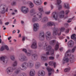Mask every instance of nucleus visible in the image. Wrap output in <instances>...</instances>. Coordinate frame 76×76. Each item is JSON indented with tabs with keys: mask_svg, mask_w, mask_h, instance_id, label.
I'll return each instance as SVG.
<instances>
[{
	"mask_svg": "<svg viewBox=\"0 0 76 76\" xmlns=\"http://www.w3.org/2000/svg\"><path fill=\"white\" fill-rule=\"evenodd\" d=\"M39 47H42L45 50L48 51L46 53V54L47 56H50V53L51 56H53L54 55V50L52 49L51 46H48V44L46 42H44L42 44L41 43H39Z\"/></svg>",
	"mask_w": 76,
	"mask_h": 76,
	"instance_id": "f257e3e1",
	"label": "nucleus"
},
{
	"mask_svg": "<svg viewBox=\"0 0 76 76\" xmlns=\"http://www.w3.org/2000/svg\"><path fill=\"white\" fill-rule=\"evenodd\" d=\"M37 15L38 16V18L37 19V18H36V17H35V16L34 17L32 20L33 22H35V21H41V22H45L46 20H47L48 19V18L47 17L44 18L42 19V14L40 12L37 13Z\"/></svg>",
	"mask_w": 76,
	"mask_h": 76,
	"instance_id": "f03ea898",
	"label": "nucleus"
},
{
	"mask_svg": "<svg viewBox=\"0 0 76 76\" xmlns=\"http://www.w3.org/2000/svg\"><path fill=\"white\" fill-rule=\"evenodd\" d=\"M70 52V50H68L65 54V57L64 58L63 61H62V62L64 64L65 63H68V62H69V58H66V57H68V56H69V53Z\"/></svg>",
	"mask_w": 76,
	"mask_h": 76,
	"instance_id": "7ed1b4c3",
	"label": "nucleus"
},
{
	"mask_svg": "<svg viewBox=\"0 0 76 76\" xmlns=\"http://www.w3.org/2000/svg\"><path fill=\"white\" fill-rule=\"evenodd\" d=\"M60 31H57V30H55L53 31V36H56L57 35L59 36L61 35V32H63L65 29L64 28H62L60 29Z\"/></svg>",
	"mask_w": 76,
	"mask_h": 76,
	"instance_id": "20e7f679",
	"label": "nucleus"
},
{
	"mask_svg": "<svg viewBox=\"0 0 76 76\" xmlns=\"http://www.w3.org/2000/svg\"><path fill=\"white\" fill-rule=\"evenodd\" d=\"M18 60L20 61L23 62L24 61H27L28 60V58L24 54H22L20 55L18 57Z\"/></svg>",
	"mask_w": 76,
	"mask_h": 76,
	"instance_id": "39448f33",
	"label": "nucleus"
},
{
	"mask_svg": "<svg viewBox=\"0 0 76 76\" xmlns=\"http://www.w3.org/2000/svg\"><path fill=\"white\" fill-rule=\"evenodd\" d=\"M21 12L25 14H26L29 12V9L25 6L22 7L21 8Z\"/></svg>",
	"mask_w": 76,
	"mask_h": 76,
	"instance_id": "423d86ee",
	"label": "nucleus"
},
{
	"mask_svg": "<svg viewBox=\"0 0 76 76\" xmlns=\"http://www.w3.org/2000/svg\"><path fill=\"white\" fill-rule=\"evenodd\" d=\"M13 72V68L12 67H8L6 70V72L8 75H10Z\"/></svg>",
	"mask_w": 76,
	"mask_h": 76,
	"instance_id": "0eeeda50",
	"label": "nucleus"
},
{
	"mask_svg": "<svg viewBox=\"0 0 76 76\" xmlns=\"http://www.w3.org/2000/svg\"><path fill=\"white\" fill-rule=\"evenodd\" d=\"M39 38L40 41H43L45 39L44 37V32L42 31L40 33Z\"/></svg>",
	"mask_w": 76,
	"mask_h": 76,
	"instance_id": "6e6552de",
	"label": "nucleus"
},
{
	"mask_svg": "<svg viewBox=\"0 0 76 76\" xmlns=\"http://www.w3.org/2000/svg\"><path fill=\"white\" fill-rule=\"evenodd\" d=\"M33 41L34 42H32L31 46V48L33 49H36L37 48V41L33 39Z\"/></svg>",
	"mask_w": 76,
	"mask_h": 76,
	"instance_id": "1a4fd4ad",
	"label": "nucleus"
},
{
	"mask_svg": "<svg viewBox=\"0 0 76 76\" xmlns=\"http://www.w3.org/2000/svg\"><path fill=\"white\" fill-rule=\"evenodd\" d=\"M29 66V64L28 63L26 62H24L22 65L21 66L23 69V70H26L27 67Z\"/></svg>",
	"mask_w": 76,
	"mask_h": 76,
	"instance_id": "9d476101",
	"label": "nucleus"
},
{
	"mask_svg": "<svg viewBox=\"0 0 76 76\" xmlns=\"http://www.w3.org/2000/svg\"><path fill=\"white\" fill-rule=\"evenodd\" d=\"M46 69L47 71L48 72V75H51L52 72H54V71L53 69H51L50 67H47Z\"/></svg>",
	"mask_w": 76,
	"mask_h": 76,
	"instance_id": "9b49d317",
	"label": "nucleus"
},
{
	"mask_svg": "<svg viewBox=\"0 0 76 76\" xmlns=\"http://www.w3.org/2000/svg\"><path fill=\"white\" fill-rule=\"evenodd\" d=\"M34 26V31L35 32L37 31L38 30V28L39 27V24L38 23H36L34 24L33 25Z\"/></svg>",
	"mask_w": 76,
	"mask_h": 76,
	"instance_id": "f8f14e48",
	"label": "nucleus"
},
{
	"mask_svg": "<svg viewBox=\"0 0 76 76\" xmlns=\"http://www.w3.org/2000/svg\"><path fill=\"white\" fill-rule=\"evenodd\" d=\"M45 75V72L44 71H39L38 72L39 76H44Z\"/></svg>",
	"mask_w": 76,
	"mask_h": 76,
	"instance_id": "ddd939ff",
	"label": "nucleus"
},
{
	"mask_svg": "<svg viewBox=\"0 0 76 76\" xmlns=\"http://www.w3.org/2000/svg\"><path fill=\"white\" fill-rule=\"evenodd\" d=\"M35 75V71L34 69H32L29 72L30 76H34Z\"/></svg>",
	"mask_w": 76,
	"mask_h": 76,
	"instance_id": "4468645a",
	"label": "nucleus"
},
{
	"mask_svg": "<svg viewBox=\"0 0 76 76\" xmlns=\"http://www.w3.org/2000/svg\"><path fill=\"white\" fill-rule=\"evenodd\" d=\"M51 35V33L49 31H47L45 33V36L48 39H50V37Z\"/></svg>",
	"mask_w": 76,
	"mask_h": 76,
	"instance_id": "2eb2a0df",
	"label": "nucleus"
},
{
	"mask_svg": "<svg viewBox=\"0 0 76 76\" xmlns=\"http://www.w3.org/2000/svg\"><path fill=\"white\" fill-rule=\"evenodd\" d=\"M41 1V0H33L34 3L36 5H37V6H38V5L40 4Z\"/></svg>",
	"mask_w": 76,
	"mask_h": 76,
	"instance_id": "dca6fc26",
	"label": "nucleus"
},
{
	"mask_svg": "<svg viewBox=\"0 0 76 76\" xmlns=\"http://www.w3.org/2000/svg\"><path fill=\"white\" fill-rule=\"evenodd\" d=\"M31 59L33 60L36 61L38 59V55L36 54L33 55L32 56Z\"/></svg>",
	"mask_w": 76,
	"mask_h": 76,
	"instance_id": "f3484780",
	"label": "nucleus"
},
{
	"mask_svg": "<svg viewBox=\"0 0 76 76\" xmlns=\"http://www.w3.org/2000/svg\"><path fill=\"white\" fill-rule=\"evenodd\" d=\"M52 16H53V17L56 20H57V18H58V15H57V14L56 13V12H54L53 13Z\"/></svg>",
	"mask_w": 76,
	"mask_h": 76,
	"instance_id": "a211bd4d",
	"label": "nucleus"
},
{
	"mask_svg": "<svg viewBox=\"0 0 76 76\" xmlns=\"http://www.w3.org/2000/svg\"><path fill=\"white\" fill-rule=\"evenodd\" d=\"M49 64L51 66H53L54 68H56V62L53 61H50L49 62Z\"/></svg>",
	"mask_w": 76,
	"mask_h": 76,
	"instance_id": "6ab92c4d",
	"label": "nucleus"
},
{
	"mask_svg": "<svg viewBox=\"0 0 76 76\" xmlns=\"http://www.w3.org/2000/svg\"><path fill=\"white\" fill-rule=\"evenodd\" d=\"M74 44V43L73 41H69L68 43V45L69 47H70L72 48V47H73V45Z\"/></svg>",
	"mask_w": 76,
	"mask_h": 76,
	"instance_id": "aec40b11",
	"label": "nucleus"
},
{
	"mask_svg": "<svg viewBox=\"0 0 76 76\" xmlns=\"http://www.w3.org/2000/svg\"><path fill=\"white\" fill-rule=\"evenodd\" d=\"M27 4L29 5V6L30 8H32L34 7V4L31 1H28Z\"/></svg>",
	"mask_w": 76,
	"mask_h": 76,
	"instance_id": "412c9836",
	"label": "nucleus"
},
{
	"mask_svg": "<svg viewBox=\"0 0 76 76\" xmlns=\"http://www.w3.org/2000/svg\"><path fill=\"white\" fill-rule=\"evenodd\" d=\"M59 17L60 18H63L64 16V12L63 11H61L60 13Z\"/></svg>",
	"mask_w": 76,
	"mask_h": 76,
	"instance_id": "4be33fe9",
	"label": "nucleus"
},
{
	"mask_svg": "<svg viewBox=\"0 0 76 76\" xmlns=\"http://www.w3.org/2000/svg\"><path fill=\"white\" fill-rule=\"evenodd\" d=\"M28 67H30V68H31V67H33V66H34V63L30 61L28 63Z\"/></svg>",
	"mask_w": 76,
	"mask_h": 76,
	"instance_id": "5701e85b",
	"label": "nucleus"
},
{
	"mask_svg": "<svg viewBox=\"0 0 76 76\" xmlns=\"http://www.w3.org/2000/svg\"><path fill=\"white\" fill-rule=\"evenodd\" d=\"M3 11L1 12V13L4 14L5 12H8V8H7L6 10H5V7H4L3 8Z\"/></svg>",
	"mask_w": 76,
	"mask_h": 76,
	"instance_id": "b1692460",
	"label": "nucleus"
},
{
	"mask_svg": "<svg viewBox=\"0 0 76 76\" xmlns=\"http://www.w3.org/2000/svg\"><path fill=\"white\" fill-rule=\"evenodd\" d=\"M48 26H55V23L53 22H49L47 23Z\"/></svg>",
	"mask_w": 76,
	"mask_h": 76,
	"instance_id": "393cba45",
	"label": "nucleus"
},
{
	"mask_svg": "<svg viewBox=\"0 0 76 76\" xmlns=\"http://www.w3.org/2000/svg\"><path fill=\"white\" fill-rule=\"evenodd\" d=\"M56 40H53L50 42V44L51 45H55V43H56Z\"/></svg>",
	"mask_w": 76,
	"mask_h": 76,
	"instance_id": "a878e982",
	"label": "nucleus"
},
{
	"mask_svg": "<svg viewBox=\"0 0 76 76\" xmlns=\"http://www.w3.org/2000/svg\"><path fill=\"white\" fill-rule=\"evenodd\" d=\"M38 10L40 12H43V7H42V6L39 7L38 8Z\"/></svg>",
	"mask_w": 76,
	"mask_h": 76,
	"instance_id": "bb28decb",
	"label": "nucleus"
},
{
	"mask_svg": "<svg viewBox=\"0 0 76 76\" xmlns=\"http://www.w3.org/2000/svg\"><path fill=\"white\" fill-rule=\"evenodd\" d=\"M41 58L42 60H44V61H45L48 60V58L45 56H41Z\"/></svg>",
	"mask_w": 76,
	"mask_h": 76,
	"instance_id": "cd10ccee",
	"label": "nucleus"
},
{
	"mask_svg": "<svg viewBox=\"0 0 76 76\" xmlns=\"http://www.w3.org/2000/svg\"><path fill=\"white\" fill-rule=\"evenodd\" d=\"M71 39H74V40H75H75H76V34H74L72 35L71 36Z\"/></svg>",
	"mask_w": 76,
	"mask_h": 76,
	"instance_id": "c85d7f7f",
	"label": "nucleus"
},
{
	"mask_svg": "<svg viewBox=\"0 0 76 76\" xmlns=\"http://www.w3.org/2000/svg\"><path fill=\"white\" fill-rule=\"evenodd\" d=\"M59 48V44L58 43H57L56 44V46H55V50H57L58 48Z\"/></svg>",
	"mask_w": 76,
	"mask_h": 76,
	"instance_id": "c756f323",
	"label": "nucleus"
},
{
	"mask_svg": "<svg viewBox=\"0 0 76 76\" xmlns=\"http://www.w3.org/2000/svg\"><path fill=\"white\" fill-rule=\"evenodd\" d=\"M6 56H1L0 57V60L1 61H2L3 63H4V60H5V59H6Z\"/></svg>",
	"mask_w": 76,
	"mask_h": 76,
	"instance_id": "7c9ffc66",
	"label": "nucleus"
},
{
	"mask_svg": "<svg viewBox=\"0 0 76 76\" xmlns=\"http://www.w3.org/2000/svg\"><path fill=\"white\" fill-rule=\"evenodd\" d=\"M64 6L65 8H66V9H69V4L68 3H66L64 4Z\"/></svg>",
	"mask_w": 76,
	"mask_h": 76,
	"instance_id": "2f4dec72",
	"label": "nucleus"
},
{
	"mask_svg": "<svg viewBox=\"0 0 76 76\" xmlns=\"http://www.w3.org/2000/svg\"><path fill=\"white\" fill-rule=\"evenodd\" d=\"M18 66V62L16 61H14L13 64L12 66L15 67V66Z\"/></svg>",
	"mask_w": 76,
	"mask_h": 76,
	"instance_id": "473e14b6",
	"label": "nucleus"
},
{
	"mask_svg": "<svg viewBox=\"0 0 76 76\" xmlns=\"http://www.w3.org/2000/svg\"><path fill=\"white\" fill-rule=\"evenodd\" d=\"M19 72H20V70L18 69L15 70L14 73L15 74H16V75H18V74L19 73Z\"/></svg>",
	"mask_w": 76,
	"mask_h": 76,
	"instance_id": "72a5a7b5",
	"label": "nucleus"
},
{
	"mask_svg": "<svg viewBox=\"0 0 76 76\" xmlns=\"http://www.w3.org/2000/svg\"><path fill=\"white\" fill-rule=\"evenodd\" d=\"M39 66H40V63L39 62H36L35 64V67L38 68Z\"/></svg>",
	"mask_w": 76,
	"mask_h": 76,
	"instance_id": "f704fd0d",
	"label": "nucleus"
},
{
	"mask_svg": "<svg viewBox=\"0 0 76 76\" xmlns=\"http://www.w3.org/2000/svg\"><path fill=\"white\" fill-rule=\"evenodd\" d=\"M70 68H67L64 69V72H69V71H70Z\"/></svg>",
	"mask_w": 76,
	"mask_h": 76,
	"instance_id": "c9c22d12",
	"label": "nucleus"
},
{
	"mask_svg": "<svg viewBox=\"0 0 76 76\" xmlns=\"http://www.w3.org/2000/svg\"><path fill=\"white\" fill-rule=\"evenodd\" d=\"M20 76H27V74L25 73H22L20 74Z\"/></svg>",
	"mask_w": 76,
	"mask_h": 76,
	"instance_id": "e433bc0d",
	"label": "nucleus"
},
{
	"mask_svg": "<svg viewBox=\"0 0 76 76\" xmlns=\"http://www.w3.org/2000/svg\"><path fill=\"white\" fill-rule=\"evenodd\" d=\"M69 60H70V62H71L72 63H73V62L74 61V58L72 57V58H70Z\"/></svg>",
	"mask_w": 76,
	"mask_h": 76,
	"instance_id": "4c0bfd02",
	"label": "nucleus"
},
{
	"mask_svg": "<svg viewBox=\"0 0 76 76\" xmlns=\"http://www.w3.org/2000/svg\"><path fill=\"white\" fill-rule=\"evenodd\" d=\"M5 49V48H4V46H1L0 49V50L1 51H4V50Z\"/></svg>",
	"mask_w": 76,
	"mask_h": 76,
	"instance_id": "58836bf2",
	"label": "nucleus"
},
{
	"mask_svg": "<svg viewBox=\"0 0 76 76\" xmlns=\"http://www.w3.org/2000/svg\"><path fill=\"white\" fill-rule=\"evenodd\" d=\"M76 49V46H74L71 51V53H74Z\"/></svg>",
	"mask_w": 76,
	"mask_h": 76,
	"instance_id": "ea45409f",
	"label": "nucleus"
},
{
	"mask_svg": "<svg viewBox=\"0 0 76 76\" xmlns=\"http://www.w3.org/2000/svg\"><path fill=\"white\" fill-rule=\"evenodd\" d=\"M57 4L59 5L61 3V0H57Z\"/></svg>",
	"mask_w": 76,
	"mask_h": 76,
	"instance_id": "a19ab883",
	"label": "nucleus"
},
{
	"mask_svg": "<svg viewBox=\"0 0 76 76\" xmlns=\"http://www.w3.org/2000/svg\"><path fill=\"white\" fill-rule=\"evenodd\" d=\"M10 58H11V60H12L13 61V60H15V56H10Z\"/></svg>",
	"mask_w": 76,
	"mask_h": 76,
	"instance_id": "79ce46f5",
	"label": "nucleus"
},
{
	"mask_svg": "<svg viewBox=\"0 0 76 76\" xmlns=\"http://www.w3.org/2000/svg\"><path fill=\"white\" fill-rule=\"evenodd\" d=\"M35 12V9H32L30 11V13H34V12Z\"/></svg>",
	"mask_w": 76,
	"mask_h": 76,
	"instance_id": "37998d69",
	"label": "nucleus"
},
{
	"mask_svg": "<svg viewBox=\"0 0 76 76\" xmlns=\"http://www.w3.org/2000/svg\"><path fill=\"white\" fill-rule=\"evenodd\" d=\"M4 48H5L6 50H9V48L8 47V46L7 45H5L4 46Z\"/></svg>",
	"mask_w": 76,
	"mask_h": 76,
	"instance_id": "c03bdc74",
	"label": "nucleus"
},
{
	"mask_svg": "<svg viewBox=\"0 0 76 76\" xmlns=\"http://www.w3.org/2000/svg\"><path fill=\"white\" fill-rule=\"evenodd\" d=\"M29 52H27V53H26L28 56H31V51L30 50H29Z\"/></svg>",
	"mask_w": 76,
	"mask_h": 76,
	"instance_id": "a18cd8bd",
	"label": "nucleus"
},
{
	"mask_svg": "<svg viewBox=\"0 0 76 76\" xmlns=\"http://www.w3.org/2000/svg\"><path fill=\"white\" fill-rule=\"evenodd\" d=\"M49 60H54V57L53 56H50L49 57Z\"/></svg>",
	"mask_w": 76,
	"mask_h": 76,
	"instance_id": "49530a36",
	"label": "nucleus"
},
{
	"mask_svg": "<svg viewBox=\"0 0 76 76\" xmlns=\"http://www.w3.org/2000/svg\"><path fill=\"white\" fill-rule=\"evenodd\" d=\"M22 51H23V52H25L26 54L28 53V52H27V50H26V49H23V50Z\"/></svg>",
	"mask_w": 76,
	"mask_h": 76,
	"instance_id": "de8ad7c7",
	"label": "nucleus"
},
{
	"mask_svg": "<svg viewBox=\"0 0 76 76\" xmlns=\"http://www.w3.org/2000/svg\"><path fill=\"white\" fill-rule=\"evenodd\" d=\"M69 12H70V11H69V10H67L65 11V13L66 15H67V14H68Z\"/></svg>",
	"mask_w": 76,
	"mask_h": 76,
	"instance_id": "09e8293b",
	"label": "nucleus"
},
{
	"mask_svg": "<svg viewBox=\"0 0 76 76\" xmlns=\"http://www.w3.org/2000/svg\"><path fill=\"white\" fill-rule=\"evenodd\" d=\"M50 12H51L50 11H47L45 12V14H46V15H49Z\"/></svg>",
	"mask_w": 76,
	"mask_h": 76,
	"instance_id": "8fccbe9b",
	"label": "nucleus"
},
{
	"mask_svg": "<svg viewBox=\"0 0 76 76\" xmlns=\"http://www.w3.org/2000/svg\"><path fill=\"white\" fill-rule=\"evenodd\" d=\"M22 41H25V37H22Z\"/></svg>",
	"mask_w": 76,
	"mask_h": 76,
	"instance_id": "3c124183",
	"label": "nucleus"
},
{
	"mask_svg": "<svg viewBox=\"0 0 76 76\" xmlns=\"http://www.w3.org/2000/svg\"><path fill=\"white\" fill-rule=\"evenodd\" d=\"M61 8H62V6L61 5H59V7H58L59 10H60V9H61Z\"/></svg>",
	"mask_w": 76,
	"mask_h": 76,
	"instance_id": "603ef678",
	"label": "nucleus"
},
{
	"mask_svg": "<svg viewBox=\"0 0 76 76\" xmlns=\"http://www.w3.org/2000/svg\"><path fill=\"white\" fill-rule=\"evenodd\" d=\"M72 22L71 19H69V20L67 21L68 23H70V22Z\"/></svg>",
	"mask_w": 76,
	"mask_h": 76,
	"instance_id": "864d4df0",
	"label": "nucleus"
},
{
	"mask_svg": "<svg viewBox=\"0 0 76 76\" xmlns=\"http://www.w3.org/2000/svg\"><path fill=\"white\" fill-rule=\"evenodd\" d=\"M50 7H51V9H53V8H54V7H53V5H51Z\"/></svg>",
	"mask_w": 76,
	"mask_h": 76,
	"instance_id": "5fc2aeb1",
	"label": "nucleus"
},
{
	"mask_svg": "<svg viewBox=\"0 0 76 76\" xmlns=\"http://www.w3.org/2000/svg\"><path fill=\"white\" fill-rule=\"evenodd\" d=\"M63 48H60V50L61 51H63Z\"/></svg>",
	"mask_w": 76,
	"mask_h": 76,
	"instance_id": "6e6d98bb",
	"label": "nucleus"
},
{
	"mask_svg": "<svg viewBox=\"0 0 76 76\" xmlns=\"http://www.w3.org/2000/svg\"><path fill=\"white\" fill-rule=\"evenodd\" d=\"M65 26H69V24L67 23H66L64 24Z\"/></svg>",
	"mask_w": 76,
	"mask_h": 76,
	"instance_id": "4d7b16f0",
	"label": "nucleus"
},
{
	"mask_svg": "<svg viewBox=\"0 0 76 76\" xmlns=\"http://www.w3.org/2000/svg\"><path fill=\"white\" fill-rule=\"evenodd\" d=\"M69 29H67L66 31V33H69Z\"/></svg>",
	"mask_w": 76,
	"mask_h": 76,
	"instance_id": "13d9d810",
	"label": "nucleus"
},
{
	"mask_svg": "<svg viewBox=\"0 0 76 76\" xmlns=\"http://www.w3.org/2000/svg\"><path fill=\"white\" fill-rule=\"evenodd\" d=\"M9 22H7L5 23V25H9Z\"/></svg>",
	"mask_w": 76,
	"mask_h": 76,
	"instance_id": "bf43d9fd",
	"label": "nucleus"
},
{
	"mask_svg": "<svg viewBox=\"0 0 76 76\" xmlns=\"http://www.w3.org/2000/svg\"><path fill=\"white\" fill-rule=\"evenodd\" d=\"M12 39V37H10L8 38V40H10V39Z\"/></svg>",
	"mask_w": 76,
	"mask_h": 76,
	"instance_id": "052dcab7",
	"label": "nucleus"
},
{
	"mask_svg": "<svg viewBox=\"0 0 76 76\" xmlns=\"http://www.w3.org/2000/svg\"><path fill=\"white\" fill-rule=\"evenodd\" d=\"M47 4V2H45L44 3V5H46Z\"/></svg>",
	"mask_w": 76,
	"mask_h": 76,
	"instance_id": "680f3d73",
	"label": "nucleus"
},
{
	"mask_svg": "<svg viewBox=\"0 0 76 76\" xmlns=\"http://www.w3.org/2000/svg\"><path fill=\"white\" fill-rule=\"evenodd\" d=\"M0 23L1 24H3V23H2V21H1V20H0Z\"/></svg>",
	"mask_w": 76,
	"mask_h": 76,
	"instance_id": "e2e57ef3",
	"label": "nucleus"
},
{
	"mask_svg": "<svg viewBox=\"0 0 76 76\" xmlns=\"http://www.w3.org/2000/svg\"><path fill=\"white\" fill-rule=\"evenodd\" d=\"M21 22L22 24H23V23H24V22H23V21H21Z\"/></svg>",
	"mask_w": 76,
	"mask_h": 76,
	"instance_id": "0e129e2a",
	"label": "nucleus"
},
{
	"mask_svg": "<svg viewBox=\"0 0 76 76\" xmlns=\"http://www.w3.org/2000/svg\"><path fill=\"white\" fill-rule=\"evenodd\" d=\"M16 19H15L14 21V24H15V23H16Z\"/></svg>",
	"mask_w": 76,
	"mask_h": 76,
	"instance_id": "69168bd1",
	"label": "nucleus"
},
{
	"mask_svg": "<svg viewBox=\"0 0 76 76\" xmlns=\"http://www.w3.org/2000/svg\"><path fill=\"white\" fill-rule=\"evenodd\" d=\"M21 37V34H20L19 35V37H18V38H20V37Z\"/></svg>",
	"mask_w": 76,
	"mask_h": 76,
	"instance_id": "338daca9",
	"label": "nucleus"
},
{
	"mask_svg": "<svg viewBox=\"0 0 76 76\" xmlns=\"http://www.w3.org/2000/svg\"><path fill=\"white\" fill-rule=\"evenodd\" d=\"M45 66H48V64H47V63H45Z\"/></svg>",
	"mask_w": 76,
	"mask_h": 76,
	"instance_id": "774afa93",
	"label": "nucleus"
}]
</instances>
